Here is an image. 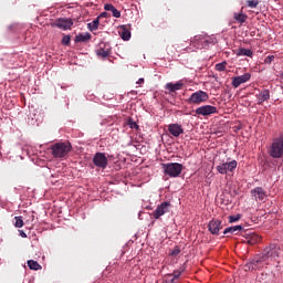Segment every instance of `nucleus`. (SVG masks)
<instances>
[{"label": "nucleus", "instance_id": "obj_35", "mask_svg": "<svg viewBox=\"0 0 283 283\" xmlns=\"http://www.w3.org/2000/svg\"><path fill=\"white\" fill-rule=\"evenodd\" d=\"M178 254H180V248H179V247H175V248L171 250L170 255L176 256V255H178Z\"/></svg>", "mask_w": 283, "mask_h": 283}, {"label": "nucleus", "instance_id": "obj_30", "mask_svg": "<svg viewBox=\"0 0 283 283\" xmlns=\"http://www.w3.org/2000/svg\"><path fill=\"white\" fill-rule=\"evenodd\" d=\"M14 220H15L14 227H17V229H21L24 224L23 217H15Z\"/></svg>", "mask_w": 283, "mask_h": 283}, {"label": "nucleus", "instance_id": "obj_7", "mask_svg": "<svg viewBox=\"0 0 283 283\" xmlns=\"http://www.w3.org/2000/svg\"><path fill=\"white\" fill-rule=\"evenodd\" d=\"M74 20L70 18H60L52 23V28H59V30H72Z\"/></svg>", "mask_w": 283, "mask_h": 283}, {"label": "nucleus", "instance_id": "obj_12", "mask_svg": "<svg viewBox=\"0 0 283 283\" xmlns=\"http://www.w3.org/2000/svg\"><path fill=\"white\" fill-rule=\"evenodd\" d=\"M182 273H185V268L175 270L174 273L166 274V283H178V280Z\"/></svg>", "mask_w": 283, "mask_h": 283}, {"label": "nucleus", "instance_id": "obj_23", "mask_svg": "<svg viewBox=\"0 0 283 283\" xmlns=\"http://www.w3.org/2000/svg\"><path fill=\"white\" fill-rule=\"evenodd\" d=\"M242 226H233V227H229V228H226L224 231H223V234L224 235H233V233H238V231H242Z\"/></svg>", "mask_w": 283, "mask_h": 283}, {"label": "nucleus", "instance_id": "obj_16", "mask_svg": "<svg viewBox=\"0 0 283 283\" xmlns=\"http://www.w3.org/2000/svg\"><path fill=\"white\" fill-rule=\"evenodd\" d=\"M255 98H256V104L262 105V103L271 98V91L264 88L255 95Z\"/></svg>", "mask_w": 283, "mask_h": 283}, {"label": "nucleus", "instance_id": "obj_8", "mask_svg": "<svg viewBox=\"0 0 283 283\" xmlns=\"http://www.w3.org/2000/svg\"><path fill=\"white\" fill-rule=\"evenodd\" d=\"M107 156H105V153H96L93 157V165L95 167H98V169H107L108 165Z\"/></svg>", "mask_w": 283, "mask_h": 283}, {"label": "nucleus", "instance_id": "obj_27", "mask_svg": "<svg viewBox=\"0 0 283 283\" xmlns=\"http://www.w3.org/2000/svg\"><path fill=\"white\" fill-rule=\"evenodd\" d=\"M99 24H101V21L98 20V18H96L95 20H93V22L87 23V28H88L90 32H94V31L98 30Z\"/></svg>", "mask_w": 283, "mask_h": 283}, {"label": "nucleus", "instance_id": "obj_4", "mask_svg": "<svg viewBox=\"0 0 283 283\" xmlns=\"http://www.w3.org/2000/svg\"><path fill=\"white\" fill-rule=\"evenodd\" d=\"M209 101V94L205 91H197L190 95L187 99L189 105H201V103H207Z\"/></svg>", "mask_w": 283, "mask_h": 283}, {"label": "nucleus", "instance_id": "obj_2", "mask_svg": "<svg viewBox=\"0 0 283 283\" xmlns=\"http://www.w3.org/2000/svg\"><path fill=\"white\" fill-rule=\"evenodd\" d=\"M190 43L196 48V50H206V48L216 43V40L207 34H198L192 38Z\"/></svg>", "mask_w": 283, "mask_h": 283}, {"label": "nucleus", "instance_id": "obj_11", "mask_svg": "<svg viewBox=\"0 0 283 283\" xmlns=\"http://www.w3.org/2000/svg\"><path fill=\"white\" fill-rule=\"evenodd\" d=\"M251 81V73H245L243 75L237 76L232 78V87L238 88L243 83H249Z\"/></svg>", "mask_w": 283, "mask_h": 283}, {"label": "nucleus", "instance_id": "obj_19", "mask_svg": "<svg viewBox=\"0 0 283 283\" xmlns=\"http://www.w3.org/2000/svg\"><path fill=\"white\" fill-rule=\"evenodd\" d=\"M260 235L255 233H249L245 237V240H243L244 244H250V247H253L254 244H258L260 242Z\"/></svg>", "mask_w": 283, "mask_h": 283}, {"label": "nucleus", "instance_id": "obj_31", "mask_svg": "<svg viewBox=\"0 0 283 283\" xmlns=\"http://www.w3.org/2000/svg\"><path fill=\"white\" fill-rule=\"evenodd\" d=\"M128 127H130V129H139V126L136 122H134V119L129 118L127 122Z\"/></svg>", "mask_w": 283, "mask_h": 283}, {"label": "nucleus", "instance_id": "obj_34", "mask_svg": "<svg viewBox=\"0 0 283 283\" xmlns=\"http://www.w3.org/2000/svg\"><path fill=\"white\" fill-rule=\"evenodd\" d=\"M71 41H72V38L70 35H64L62 38V45H70Z\"/></svg>", "mask_w": 283, "mask_h": 283}, {"label": "nucleus", "instance_id": "obj_36", "mask_svg": "<svg viewBox=\"0 0 283 283\" xmlns=\"http://www.w3.org/2000/svg\"><path fill=\"white\" fill-rule=\"evenodd\" d=\"M238 220H240V214L229 217V222H238Z\"/></svg>", "mask_w": 283, "mask_h": 283}, {"label": "nucleus", "instance_id": "obj_38", "mask_svg": "<svg viewBox=\"0 0 283 283\" xmlns=\"http://www.w3.org/2000/svg\"><path fill=\"white\" fill-rule=\"evenodd\" d=\"M259 262H264V261H262V256H260V259L252 260L251 264H252V266H258Z\"/></svg>", "mask_w": 283, "mask_h": 283}, {"label": "nucleus", "instance_id": "obj_29", "mask_svg": "<svg viewBox=\"0 0 283 283\" xmlns=\"http://www.w3.org/2000/svg\"><path fill=\"white\" fill-rule=\"evenodd\" d=\"M122 39L123 41H129V39H132V32H129L127 29H124L122 31Z\"/></svg>", "mask_w": 283, "mask_h": 283}, {"label": "nucleus", "instance_id": "obj_37", "mask_svg": "<svg viewBox=\"0 0 283 283\" xmlns=\"http://www.w3.org/2000/svg\"><path fill=\"white\" fill-rule=\"evenodd\" d=\"M107 18H109V13H107V12H102L98 17H97V19L101 21V19H107Z\"/></svg>", "mask_w": 283, "mask_h": 283}, {"label": "nucleus", "instance_id": "obj_6", "mask_svg": "<svg viewBox=\"0 0 283 283\" xmlns=\"http://www.w3.org/2000/svg\"><path fill=\"white\" fill-rule=\"evenodd\" d=\"M171 209V203L169 201H164L157 208L155 211H153L151 216L155 220H159L161 216H165V213H169V210Z\"/></svg>", "mask_w": 283, "mask_h": 283}, {"label": "nucleus", "instance_id": "obj_39", "mask_svg": "<svg viewBox=\"0 0 283 283\" xmlns=\"http://www.w3.org/2000/svg\"><path fill=\"white\" fill-rule=\"evenodd\" d=\"M143 83H145V78H143V77L139 78V80L136 82L137 85H143Z\"/></svg>", "mask_w": 283, "mask_h": 283}, {"label": "nucleus", "instance_id": "obj_15", "mask_svg": "<svg viewBox=\"0 0 283 283\" xmlns=\"http://www.w3.org/2000/svg\"><path fill=\"white\" fill-rule=\"evenodd\" d=\"M208 229L212 235H218L222 229V222L220 220H211L208 224Z\"/></svg>", "mask_w": 283, "mask_h": 283}, {"label": "nucleus", "instance_id": "obj_25", "mask_svg": "<svg viewBox=\"0 0 283 283\" xmlns=\"http://www.w3.org/2000/svg\"><path fill=\"white\" fill-rule=\"evenodd\" d=\"M233 19H234V21H237L238 23H245L247 22V19H249V15H247L245 13H238V12H235L234 14H233Z\"/></svg>", "mask_w": 283, "mask_h": 283}, {"label": "nucleus", "instance_id": "obj_22", "mask_svg": "<svg viewBox=\"0 0 283 283\" xmlns=\"http://www.w3.org/2000/svg\"><path fill=\"white\" fill-rule=\"evenodd\" d=\"M92 39V34L90 33H80L75 36V43H87Z\"/></svg>", "mask_w": 283, "mask_h": 283}, {"label": "nucleus", "instance_id": "obj_9", "mask_svg": "<svg viewBox=\"0 0 283 283\" xmlns=\"http://www.w3.org/2000/svg\"><path fill=\"white\" fill-rule=\"evenodd\" d=\"M238 167V161L237 160H231L230 163H223L219 166H217V171L219 174H229V171H235V168Z\"/></svg>", "mask_w": 283, "mask_h": 283}, {"label": "nucleus", "instance_id": "obj_21", "mask_svg": "<svg viewBox=\"0 0 283 283\" xmlns=\"http://www.w3.org/2000/svg\"><path fill=\"white\" fill-rule=\"evenodd\" d=\"M104 10H106V12H112V14H113V17H115V19H120V11H118V9L114 8V4H112V3L104 4Z\"/></svg>", "mask_w": 283, "mask_h": 283}, {"label": "nucleus", "instance_id": "obj_41", "mask_svg": "<svg viewBox=\"0 0 283 283\" xmlns=\"http://www.w3.org/2000/svg\"><path fill=\"white\" fill-rule=\"evenodd\" d=\"M32 220H34V214H32Z\"/></svg>", "mask_w": 283, "mask_h": 283}, {"label": "nucleus", "instance_id": "obj_13", "mask_svg": "<svg viewBox=\"0 0 283 283\" xmlns=\"http://www.w3.org/2000/svg\"><path fill=\"white\" fill-rule=\"evenodd\" d=\"M168 132L175 138H178L180 136V134H185V129L182 128V125H180V124H169Z\"/></svg>", "mask_w": 283, "mask_h": 283}, {"label": "nucleus", "instance_id": "obj_20", "mask_svg": "<svg viewBox=\"0 0 283 283\" xmlns=\"http://www.w3.org/2000/svg\"><path fill=\"white\" fill-rule=\"evenodd\" d=\"M182 82H177V83H167L165 86V90H168V94H174V92H178L182 90Z\"/></svg>", "mask_w": 283, "mask_h": 283}, {"label": "nucleus", "instance_id": "obj_14", "mask_svg": "<svg viewBox=\"0 0 283 283\" xmlns=\"http://www.w3.org/2000/svg\"><path fill=\"white\" fill-rule=\"evenodd\" d=\"M112 52L108 44L99 43L98 49L96 50V55L101 56L102 59H107Z\"/></svg>", "mask_w": 283, "mask_h": 283}, {"label": "nucleus", "instance_id": "obj_3", "mask_svg": "<svg viewBox=\"0 0 283 283\" xmlns=\"http://www.w3.org/2000/svg\"><path fill=\"white\" fill-rule=\"evenodd\" d=\"M163 169L166 176L169 178H178L182 174V164L178 163H168L163 164Z\"/></svg>", "mask_w": 283, "mask_h": 283}, {"label": "nucleus", "instance_id": "obj_5", "mask_svg": "<svg viewBox=\"0 0 283 283\" xmlns=\"http://www.w3.org/2000/svg\"><path fill=\"white\" fill-rule=\"evenodd\" d=\"M270 156L272 158H282L283 156V139L282 138H276L272 143L271 150H270Z\"/></svg>", "mask_w": 283, "mask_h": 283}, {"label": "nucleus", "instance_id": "obj_26", "mask_svg": "<svg viewBox=\"0 0 283 283\" xmlns=\"http://www.w3.org/2000/svg\"><path fill=\"white\" fill-rule=\"evenodd\" d=\"M27 264L31 271H41V269H43L41 264L34 260H29Z\"/></svg>", "mask_w": 283, "mask_h": 283}, {"label": "nucleus", "instance_id": "obj_40", "mask_svg": "<svg viewBox=\"0 0 283 283\" xmlns=\"http://www.w3.org/2000/svg\"><path fill=\"white\" fill-rule=\"evenodd\" d=\"M21 238H28V234H25V232H21Z\"/></svg>", "mask_w": 283, "mask_h": 283}, {"label": "nucleus", "instance_id": "obj_32", "mask_svg": "<svg viewBox=\"0 0 283 283\" xmlns=\"http://www.w3.org/2000/svg\"><path fill=\"white\" fill-rule=\"evenodd\" d=\"M260 3L259 0H248L247 6L248 8H258V4Z\"/></svg>", "mask_w": 283, "mask_h": 283}, {"label": "nucleus", "instance_id": "obj_18", "mask_svg": "<svg viewBox=\"0 0 283 283\" xmlns=\"http://www.w3.org/2000/svg\"><path fill=\"white\" fill-rule=\"evenodd\" d=\"M251 196H253L258 200H264V198H266V190L262 187H256L251 190Z\"/></svg>", "mask_w": 283, "mask_h": 283}, {"label": "nucleus", "instance_id": "obj_28", "mask_svg": "<svg viewBox=\"0 0 283 283\" xmlns=\"http://www.w3.org/2000/svg\"><path fill=\"white\" fill-rule=\"evenodd\" d=\"M217 72H227V61L216 64Z\"/></svg>", "mask_w": 283, "mask_h": 283}, {"label": "nucleus", "instance_id": "obj_17", "mask_svg": "<svg viewBox=\"0 0 283 283\" xmlns=\"http://www.w3.org/2000/svg\"><path fill=\"white\" fill-rule=\"evenodd\" d=\"M275 255H277V251L275 250L274 245H270L263 251L261 258L262 261H266L269 258H275Z\"/></svg>", "mask_w": 283, "mask_h": 283}, {"label": "nucleus", "instance_id": "obj_24", "mask_svg": "<svg viewBox=\"0 0 283 283\" xmlns=\"http://www.w3.org/2000/svg\"><path fill=\"white\" fill-rule=\"evenodd\" d=\"M237 56H249L251 59L253 56V51H251V49L240 48L237 50Z\"/></svg>", "mask_w": 283, "mask_h": 283}, {"label": "nucleus", "instance_id": "obj_10", "mask_svg": "<svg viewBox=\"0 0 283 283\" xmlns=\"http://www.w3.org/2000/svg\"><path fill=\"white\" fill-rule=\"evenodd\" d=\"M197 116H211V114H216L218 112V108L212 105H203L198 108H196Z\"/></svg>", "mask_w": 283, "mask_h": 283}, {"label": "nucleus", "instance_id": "obj_1", "mask_svg": "<svg viewBox=\"0 0 283 283\" xmlns=\"http://www.w3.org/2000/svg\"><path fill=\"white\" fill-rule=\"evenodd\" d=\"M71 151L72 144L70 142H60L51 146L53 158H65Z\"/></svg>", "mask_w": 283, "mask_h": 283}, {"label": "nucleus", "instance_id": "obj_33", "mask_svg": "<svg viewBox=\"0 0 283 283\" xmlns=\"http://www.w3.org/2000/svg\"><path fill=\"white\" fill-rule=\"evenodd\" d=\"M275 61V55H268L264 60L266 65H271Z\"/></svg>", "mask_w": 283, "mask_h": 283}]
</instances>
